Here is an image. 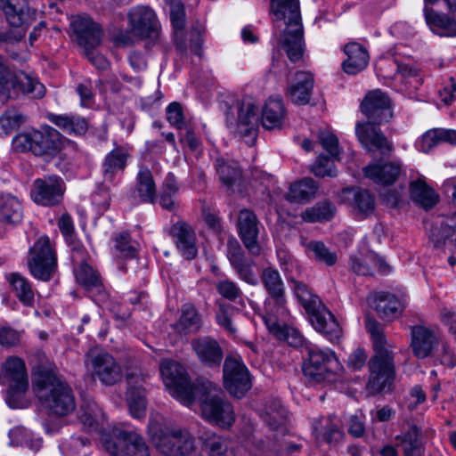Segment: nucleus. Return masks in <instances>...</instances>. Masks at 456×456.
Listing matches in <instances>:
<instances>
[{
	"label": "nucleus",
	"mask_w": 456,
	"mask_h": 456,
	"mask_svg": "<svg viewBox=\"0 0 456 456\" xmlns=\"http://www.w3.org/2000/svg\"><path fill=\"white\" fill-rule=\"evenodd\" d=\"M411 336L413 354L420 359L432 355L441 343V338L435 330L421 325L412 327Z\"/></svg>",
	"instance_id": "b1692460"
},
{
	"label": "nucleus",
	"mask_w": 456,
	"mask_h": 456,
	"mask_svg": "<svg viewBox=\"0 0 456 456\" xmlns=\"http://www.w3.org/2000/svg\"><path fill=\"white\" fill-rule=\"evenodd\" d=\"M314 88V76L310 72L298 71L288 87V95L292 102L305 105L309 102Z\"/></svg>",
	"instance_id": "2f4dec72"
},
{
	"label": "nucleus",
	"mask_w": 456,
	"mask_h": 456,
	"mask_svg": "<svg viewBox=\"0 0 456 456\" xmlns=\"http://www.w3.org/2000/svg\"><path fill=\"white\" fill-rule=\"evenodd\" d=\"M271 12L275 27L284 21L281 44L289 59L296 62L303 55V28L299 12L298 0H271Z\"/></svg>",
	"instance_id": "7ed1b4c3"
},
{
	"label": "nucleus",
	"mask_w": 456,
	"mask_h": 456,
	"mask_svg": "<svg viewBox=\"0 0 456 456\" xmlns=\"http://www.w3.org/2000/svg\"><path fill=\"white\" fill-rule=\"evenodd\" d=\"M65 190V183L61 177L47 175L34 181L30 196L38 205L53 207L61 202Z\"/></svg>",
	"instance_id": "6ab92c4d"
},
{
	"label": "nucleus",
	"mask_w": 456,
	"mask_h": 456,
	"mask_svg": "<svg viewBox=\"0 0 456 456\" xmlns=\"http://www.w3.org/2000/svg\"><path fill=\"white\" fill-rule=\"evenodd\" d=\"M170 233L180 254L185 259H194L198 248L193 229L184 222H177L172 225Z\"/></svg>",
	"instance_id": "a878e982"
},
{
	"label": "nucleus",
	"mask_w": 456,
	"mask_h": 456,
	"mask_svg": "<svg viewBox=\"0 0 456 456\" xmlns=\"http://www.w3.org/2000/svg\"><path fill=\"white\" fill-rule=\"evenodd\" d=\"M168 5L175 45L181 52H185L187 50V43L183 33L185 26L183 4L180 0H168Z\"/></svg>",
	"instance_id": "72a5a7b5"
},
{
	"label": "nucleus",
	"mask_w": 456,
	"mask_h": 456,
	"mask_svg": "<svg viewBox=\"0 0 456 456\" xmlns=\"http://www.w3.org/2000/svg\"><path fill=\"white\" fill-rule=\"evenodd\" d=\"M159 370L170 395L183 405L191 407L195 403L197 381L191 383L185 368L171 359L162 360Z\"/></svg>",
	"instance_id": "f8f14e48"
},
{
	"label": "nucleus",
	"mask_w": 456,
	"mask_h": 456,
	"mask_svg": "<svg viewBox=\"0 0 456 456\" xmlns=\"http://www.w3.org/2000/svg\"><path fill=\"white\" fill-rule=\"evenodd\" d=\"M227 256L238 277L246 283L256 286L258 279L253 270L255 262L244 256L243 251L235 240L227 244Z\"/></svg>",
	"instance_id": "5701e85b"
},
{
	"label": "nucleus",
	"mask_w": 456,
	"mask_h": 456,
	"mask_svg": "<svg viewBox=\"0 0 456 456\" xmlns=\"http://www.w3.org/2000/svg\"><path fill=\"white\" fill-rule=\"evenodd\" d=\"M347 58L343 62V69L348 74H356L366 68L369 61L367 50L358 43H349L345 46Z\"/></svg>",
	"instance_id": "58836bf2"
},
{
	"label": "nucleus",
	"mask_w": 456,
	"mask_h": 456,
	"mask_svg": "<svg viewBox=\"0 0 456 456\" xmlns=\"http://www.w3.org/2000/svg\"><path fill=\"white\" fill-rule=\"evenodd\" d=\"M239 234L245 247L253 254L260 253L257 244L258 226L256 215L248 209L240 210L238 216Z\"/></svg>",
	"instance_id": "bb28decb"
},
{
	"label": "nucleus",
	"mask_w": 456,
	"mask_h": 456,
	"mask_svg": "<svg viewBox=\"0 0 456 456\" xmlns=\"http://www.w3.org/2000/svg\"><path fill=\"white\" fill-rule=\"evenodd\" d=\"M142 382L143 379L142 377L134 374L127 377L126 400L130 414L135 419H141L146 414L147 403Z\"/></svg>",
	"instance_id": "c756f323"
},
{
	"label": "nucleus",
	"mask_w": 456,
	"mask_h": 456,
	"mask_svg": "<svg viewBox=\"0 0 456 456\" xmlns=\"http://www.w3.org/2000/svg\"><path fill=\"white\" fill-rule=\"evenodd\" d=\"M396 446H400L404 456H421L423 442L421 430L416 426H410L407 430L395 437Z\"/></svg>",
	"instance_id": "e433bc0d"
},
{
	"label": "nucleus",
	"mask_w": 456,
	"mask_h": 456,
	"mask_svg": "<svg viewBox=\"0 0 456 456\" xmlns=\"http://www.w3.org/2000/svg\"><path fill=\"white\" fill-rule=\"evenodd\" d=\"M102 444L114 456H150L145 439L135 430L114 426L110 434H102Z\"/></svg>",
	"instance_id": "ddd939ff"
},
{
	"label": "nucleus",
	"mask_w": 456,
	"mask_h": 456,
	"mask_svg": "<svg viewBox=\"0 0 456 456\" xmlns=\"http://www.w3.org/2000/svg\"><path fill=\"white\" fill-rule=\"evenodd\" d=\"M202 451L208 456H226L227 440L215 433L207 432L201 436Z\"/></svg>",
	"instance_id": "5fc2aeb1"
},
{
	"label": "nucleus",
	"mask_w": 456,
	"mask_h": 456,
	"mask_svg": "<svg viewBox=\"0 0 456 456\" xmlns=\"http://www.w3.org/2000/svg\"><path fill=\"white\" fill-rule=\"evenodd\" d=\"M312 172L319 177H334L337 175L334 161L330 158L320 155L312 167Z\"/></svg>",
	"instance_id": "680f3d73"
},
{
	"label": "nucleus",
	"mask_w": 456,
	"mask_h": 456,
	"mask_svg": "<svg viewBox=\"0 0 456 456\" xmlns=\"http://www.w3.org/2000/svg\"><path fill=\"white\" fill-rule=\"evenodd\" d=\"M216 288L223 297L230 301H235L241 296V290L238 284L228 279L219 281Z\"/></svg>",
	"instance_id": "e2e57ef3"
},
{
	"label": "nucleus",
	"mask_w": 456,
	"mask_h": 456,
	"mask_svg": "<svg viewBox=\"0 0 456 456\" xmlns=\"http://www.w3.org/2000/svg\"><path fill=\"white\" fill-rule=\"evenodd\" d=\"M313 433L318 442L337 445L345 435L340 428L339 420L333 416L320 417L313 422Z\"/></svg>",
	"instance_id": "c85d7f7f"
},
{
	"label": "nucleus",
	"mask_w": 456,
	"mask_h": 456,
	"mask_svg": "<svg viewBox=\"0 0 456 456\" xmlns=\"http://www.w3.org/2000/svg\"><path fill=\"white\" fill-rule=\"evenodd\" d=\"M191 346L199 360L205 365H219L223 359V351L219 344L209 337L193 339Z\"/></svg>",
	"instance_id": "7c9ffc66"
},
{
	"label": "nucleus",
	"mask_w": 456,
	"mask_h": 456,
	"mask_svg": "<svg viewBox=\"0 0 456 456\" xmlns=\"http://www.w3.org/2000/svg\"><path fill=\"white\" fill-rule=\"evenodd\" d=\"M50 120L63 132L69 134H83L87 130V121L79 116L52 115Z\"/></svg>",
	"instance_id": "8fccbe9b"
},
{
	"label": "nucleus",
	"mask_w": 456,
	"mask_h": 456,
	"mask_svg": "<svg viewBox=\"0 0 456 456\" xmlns=\"http://www.w3.org/2000/svg\"><path fill=\"white\" fill-rule=\"evenodd\" d=\"M425 19L430 29L441 37H456V20L433 9H424Z\"/></svg>",
	"instance_id": "4c0bfd02"
},
{
	"label": "nucleus",
	"mask_w": 456,
	"mask_h": 456,
	"mask_svg": "<svg viewBox=\"0 0 456 456\" xmlns=\"http://www.w3.org/2000/svg\"><path fill=\"white\" fill-rule=\"evenodd\" d=\"M33 389L43 405L55 415L66 416L76 408L71 388L50 370L35 376Z\"/></svg>",
	"instance_id": "20e7f679"
},
{
	"label": "nucleus",
	"mask_w": 456,
	"mask_h": 456,
	"mask_svg": "<svg viewBox=\"0 0 456 456\" xmlns=\"http://www.w3.org/2000/svg\"><path fill=\"white\" fill-rule=\"evenodd\" d=\"M261 281L268 295L265 300V314L263 321L272 334L283 337L287 331L279 318H285L289 310L286 307L285 287L281 276L278 270L266 267L262 271Z\"/></svg>",
	"instance_id": "39448f33"
},
{
	"label": "nucleus",
	"mask_w": 456,
	"mask_h": 456,
	"mask_svg": "<svg viewBox=\"0 0 456 456\" xmlns=\"http://www.w3.org/2000/svg\"><path fill=\"white\" fill-rule=\"evenodd\" d=\"M318 138L322 147L330 153L334 159H339V148L338 140L336 135L328 131H320Z\"/></svg>",
	"instance_id": "69168bd1"
},
{
	"label": "nucleus",
	"mask_w": 456,
	"mask_h": 456,
	"mask_svg": "<svg viewBox=\"0 0 456 456\" xmlns=\"http://www.w3.org/2000/svg\"><path fill=\"white\" fill-rule=\"evenodd\" d=\"M74 39L77 45L84 51L95 49L100 45L102 37V29L99 24L86 14H78L70 21Z\"/></svg>",
	"instance_id": "aec40b11"
},
{
	"label": "nucleus",
	"mask_w": 456,
	"mask_h": 456,
	"mask_svg": "<svg viewBox=\"0 0 456 456\" xmlns=\"http://www.w3.org/2000/svg\"><path fill=\"white\" fill-rule=\"evenodd\" d=\"M14 149L20 151H31L37 156H53L61 149L60 133L46 126L42 130H27L12 139Z\"/></svg>",
	"instance_id": "9b49d317"
},
{
	"label": "nucleus",
	"mask_w": 456,
	"mask_h": 456,
	"mask_svg": "<svg viewBox=\"0 0 456 456\" xmlns=\"http://www.w3.org/2000/svg\"><path fill=\"white\" fill-rule=\"evenodd\" d=\"M166 114L167 119L172 126L177 129H183L185 127L183 108L179 102H174L170 103L167 107Z\"/></svg>",
	"instance_id": "0e129e2a"
},
{
	"label": "nucleus",
	"mask_w": 456,
	"mask_h": 456,
	"mask_svg": "<svg viewBox=\"0 0 456 456\" xmlns=\"http://www.w3.org/2000/svg\"><path fill=\"white\" fill-rule=\"evenodd\" d=\"M292 290L299 304L305 309L313 327L324 334L330 341L341 337L342 330L330 311L322 304L319 297L314 294L302 281L292 279Z\"/></svg>",
	"instance_id": "0eeeda50"
},
{
	"label": "nucleus",
	"mask_w": 456,
	"mask_h": 456,
	"mask_svg": "<svg viewBox=\"0 0 456 456\" xmlns=\"http://www.w3.org/2000/svg\"><path fill=\"white\" fill-rule=\"evenodd\" d=\"M216 168L220 181L227 188H232L240 183L241 179V170L236 161L217 159L216 162Z\"/></svg>",
	"instance_id": "49530a36"
},
{
	"label": "nucleus",
	"mask_w": 456,
	"mask_h": 456,
	"mask_svg": "<svg viewBox=\"0 0 456 456\" xmlns=\"http://www.w3.org/2000/svg\"><path fill=\"white\" fill-rule=\"evenodd\" d=\"M22 216V205L17 197L10 194L0 197V222L17 224Z\"/></svg>",
	"instance_id": "a18cd8bd"
},
{
	"label": "nucleus",
	"mask_w": 456,
	"mask_h": 456,
	"mask_svg": "<svg viewBox=\"0 0 456 456\" xmlns=\"http://www.w3.org/2000/svg\"><path fill=\"white\" fill-rule=\"evenodd\" d=\"M317 190L318 184L314 179L304 178L290 185L287 199L295 202L307 201L315 196Z\"/></svg>",
	"instance_id": "09e8293b"
},
{
	"label": "nucleus",
	"mask_w": 456,
	"mask_h": 456,
	"mask_svg": "<svg viewBox=\"0 0 456 456\" xmlns=\"http://www.w3.org/2000/svg\"><path fill=\"white\" fill-rule=\"evenodd\" d=\"M116 256L119 258L132 259L137 256L139 244L126 232L118 233L114 239Z\"/></svg>",
	"instance_id": "4d7b16f0"
},
{
	"label": "nucleus",
	"mask_w": 456,
	"mask_h": 456,
	"mask_svg": "<svg viewBox=\"0 0 456 456\" xmlns=\"http://www.w3.org/2000/svg\"><path fill=\"white\" fill-rule=\"evenodd\" d=\"M201 327V318L196 308L190 304L183 305L179 320L175 323V330L181 336L197 332Z\"/></svg>",
	"instance_id": "a19ab883"
},
{
	"label": "nucleus",
	"mask_w": 456,
	"mask_h": 456,
	"mask_svg": "<svg viewBox=\"0 0 456 456\" xmlns=\"http://www.w3.org/2000/svg\"><path fill=\"white\" fill-rule=\"evenodd\" d=\"M26 117L16 110H8L0 117V136H5L18 129Z\"/></svg>",
	"instance_id": "13d9d810"
},
{
	"label": "nucleus",
	"mask_w": 456,
	"mask_h": 456,
	"mask_svg": "<svg viewBox=\"0 0 456 456\" xmlns=\"http://www.w3.org/2000/svg\"><path fill=\"white\" fill-rule=\"evenodd\" d=\"M375 308L384 319L392 320L401 314L405 307V301L397 298L387 292H379L374 295Z\"/></svg>",
	"instance_id": "f704fd0d"
},
{
	"label": "nucleus",
	"mask_w": 456,
	"mask_h": 456,
	"mask_svg": "<svg viewBox=\"0 0 456 456\" xmlns=\"http://www.w3.org/2000/svg\"><path fill=\"white\" fill-rule=\"evenodd\" d=\"M402 172L399 162L374 163L363 169L366 177L380 184H391L395 183Z\"/></svg>",
	"instance_id": "473e14b6"
},
{
	"label": "nucleus",
	"mask_w": 456,
	"mask_h": 456,
	"mask_svg": "<svg viewBox=\"0 0 456 456\" xmlns=\"http://www.w3.org/2000/svg\"><path fill=\"white\" fill-rule=\"evenodd\" d=\"M135 191L142 202L153 203L156 200V183L151 170L145 166H141L139 168Z\"/></svg>",
	"instance_id": "c03bdc74"
},
{
	"label": "nucleus",
	"mask_w": 456,
	"mask_h": 456,
	"mask_svg": "<svg viewBox=\"0 0 456 456\" xmlns=\"http://www.w3.org/2000/svg\"><path fill=\"white\" fill-rule=\"evenodd\" d=\"M195 401L200 403L202 418L208 423L221 428H230L235 421L232 405L222 390L207 379H198L194 388Z\"/></svg>",
	"instance_id": "423d86ee"
},
{
	"label": "nucleus",
	"mask_w": 456,
	"mask_h": 456,
	"mask_svg": "<svg viewBox=\"0 0 456 456\" xmlns=\"http://www.w3.org/2000/svg\"><path fill=\"white\" fill-rule=\"evenodd\" d=\"M0 8L4 12L9 24L17 28H27L33 20L29 9L26 12L17 8L11 0H0Z\"/></svg>",
	"instance_id": "de8ad7c7"
},
{
	"label": "nucleus",
	"mask_w": 456,
	"mask_h": 456,
	"mask_svg": "<svg viewBox=\"0 0 456 456\" xmlns=\"http://www.w3.org/2000/svg\"><path fill=\"white\" fill-rule=\"evenodd\" d=\"M86 366L92 377L104 386H113L123 379L121 364L106 351H90Z\"/></svg>",
	"instance_id": "f3484780"
},
{
	"label": "nucleus",
	"mask_w": 456,
	"mask_h": 456,
	"mask_svg": "<svg viewBox=\"0 0 456 456\" xmlns=\"http://www.w3.org/2000/svg\"><path fill=\"white\" fill-rule=\"evenodd\" d=\"M285 108L280 97H270L262 110V125L272 130L281 127L285 118Z\"/></svg>",
	"instance_id": "c9c22d12"
},
{
	"label": "nucleus",
	"mask_w": 456,
	"mask_h": 456,
	"mask_svg": "<svg viewBox=\"0 0 456 456\" xmlns=\"http://www.w3.org/2000/svg\"><path fill=\"white\" fill-rule=\"evenodd\" d=\"M129 157V149L122 145L116 146L105 156L102 165L104 183H114L115 177L125 170Z\"/></svg>",
	"instance_id": "cd10ccee"
},
{
	"label": "nucleus",
	"mask_w": 456,
	"mask_h": 456,
	"mask_svg": "<svg viewBox=\"0 0 456 456\" xmlns=\"http://www.w3.org/2000/svg\"><path fill=\"white\" fill-rule=\"evenodd\" d=\"M72 260L78 266L75 269V277L81 286L90 290L101 286L98 273L86 262L88 254L83 246L77 244L72 248Z\"/></svg>",
	"instance_id": "393cba45"
},
{
	"label": "nucleus",
	"mask_w": 456,
	"mask_h": 456,
	"mask_svg": "<svg viewBox=\"0 0 456 456\" xmlns=\"http://www.w3.org/2000/svg\"><path fill=\"white\" fill-rule=\"evenodd\" d=\"M7 280L19 300L25 305H32L35 295L30 282L16 273H10Z\"/></svg>",
	"instance_id": "603ef678"
},
{
	"label": "nucleus",
	"mask_w": 456,
	"mask_h": 456,
	"mask_svg": "<svg viewBox=\"0 0 456 456\" xmlns=\"http://www.w3.org/2000/svg\"><path fill=\"white\" fill-rule=\"evenodd\" d=\"M288 417V412L279 399L269 401L263 414V418L272 429H278L282 427Z\"/></svg>",
	"instance_id": "864d4df0"
},
{
	"label": "nucleus",
	"mask_w": 456,
	"mask_h": 456,
	"mask_svg": "<svg viewBox=\"0 0 456 456\" xmlns=\"http://www.w3.org/2000/svg\"><path fill=\"white\" fill-rule=\"evenodd\" d=\"M354 205L361 214L367 216L374 211V198L364 190L354 191Z\"/></svg>",
	"instance_id": "bf43d9fd"
},
{
	"label": "nucleus",
	"mask_w": 456,
	"mask_h": 456,
	"mask_svg": "<svg viewBox=\"0 0 456 456\" xmlns=\"http://www.w3.org/2000/svg\"><path fill=\"white\" fill-rule=\"evenodd\" d=\"M377 126L372 122L357 123L356 136L368 151H379L382 155H388L393 150L392 143Z\"/></svg>",
	"instance_id": "4be33fe9"
},
{
	"label": "nucleus",
	"mask_w": 456,
	"mask_h": 456,
	"mask_svg": "<svg viewBox=\"0 0 456 456\" xmlns=\"http://www.w3.org/2000/svg\"><path fill=\"white\" fill-rule=\"evenodd\" d=\"M366 329L370 335L374 355L369 362L368 389L375 394L389 387L395 378L393 346L387 339L384 327L377 321L367 318Z\"/></svg>",
	"instance_id": "f257e3e1"
},
{
	"label": "nucleus",
	"mask_w": 456,
	"mask_h": 456,
	"mask_svg": "<svg viewBox=\"0 0 456 456\" xmlns=\"http://www.w3.org/2000/svg\"><path fill=\"white\" fill-rule=\"evenodd\" d=\"M20 93L42 98L45 88L36 77L23 72L13 74L0 59V102L16 97Z\"/></svg>",
	"instance_id": "4468645a"
},
{
	"label": "nucleus",
	"mask_w": 456,
	"mask_h": 456,
	"mask_svg": "<svg viewBox=\"0 0 456 456\" xmlns=\"http://www.w3.org/2000/svg\"><path fill=\"white\" fill-rule=\"evenodd\" d=\"M0 383L8 386L5 401L11 408L26 406L24 395L28 387L24 362L16 356L7 358L0 369Z\"/></svg>",
	"instance_id": "9d476101"
},
{
	"label": "nucleus",
	"mask_w": 456,
	"mask_h": 456,
	"mask_svg": "<svg viewBox=\"0 0 456 456\" xmlns=\"http://www.w3.org/2000/svg\"><path fill=\"white\" fill-rule=\"evenodd\" d=\"M361 110L367 117V122L377 125L387 123L392 118L390 99L380 90L369 92L362 102Z\"/></svg>",
	"instance_id": "412c9836"
},
{
	"label": "nucleus",
	"mask_w": 456,
	"mask_h": 456,
	"mask_svg": "<svg viewBox=\"0 0 456 456\" xmlns=\"http://www.w3.org/2000/svg\"><path fill=\"white\" fill-rule=\"evenodd\" d=\"M224 385L226 390L238 398L251 388L249 371L240 356L228 355L224 363Z\"/></svg>",
	"instance_id": "a211bd4d"
},
{
	"label": "nucleus",
	"mask_w": 456,
	"mask_h": 456,
	"mask_svg": "<svg viewBox=\"0 0 456 456\" xmlns=\"http://www.w3.org/2000/svg\"><path fill=\"white\" fill-rule=\"evenodd\" d=\"M438 128L431 129L426 132L417 142V147L423 152H428L432 148L441 142Z\"/></svg>",
	"instance_id": "774afa93"
},
{
	"label": "nucleus",
	"mask_w": 456,
	"mask_h": 456,
	"mask_svg": "<svg viewBox=\"0 0 456 456\" xmlns=\"http://www.w3.org/2000/svg\"><path fill=\"white\" fill-rule=\"evenodd\" d=\"M79 419L85 427L90 429H97L99 428L101 436L102 434H107L104 427L106 422L105 414L96 403L89 402L83 404L81 406Z\"/></svg>",
	"instance_id": "79ce46f5"
},
{
	"label": "nucleus",
	"mask_w": 456,
	"mask_h": 456,
	"mask_svg": "<svg viewBox=\"0 0 456 456\" xmlns=\"http://www.w3.org/2000/svg\"><path fill=\"white\" fill-rule=\"evenodd\" d=\"M410 193L412 200L425 209L433 208L438 201V196L423 178H419L410 183Z\"/></svg>",
	"instance_id": "37998d69"
},
{
	"label": "nucleus",
	"mask_w": 456,
	"mask_h": 456,
	"mask_svg": "<svg viewBox=\"0 0 456 456\" xmlns=\"http://www.w3.org/2000/svg\"><path fill=\"white\" fill-rule=\"evenodd\" d=\"M374 266L383 273L389 271V266L385 260L373 252H369L364 256H351V268L359 275L371 274Z\"/></svg>",
	"instance_id": "ea45409f"
},
{
	"label": "nucleus",
	"mask_w": 456,
	"mask_h": 456,
	"mask_svg": "<svg viewBox=\"0 0 456 456\" xmlns=\"http://www.w3.org/2000/svg\"><path fill=\"white\" fill-rule=\"evenodd\" d=\"M302 369L309 380L328 385L343 380L344 368L331 349L306 345Z\"/></svg>",
	"instance_id": "6e6552de"
},
{
	"label": "nucleus",
	"mask_w": 456,
	"mask_h": 456,
	"mask_svg": "<svg viewBox=\"0 0 456 456\" xmlns=\"http://www.w3.org/2000/svg\"><path fill=\"white\" fill-rule=\"evenodd\" d=\"M129 28L140 40L145 42L148 50L163 48L160 24L152 9L146 6H135L128 12Z\"/></svg>",
	"instance_id": "2eb2a0df"
},
{
	"label": "nucleus",
	"mask_w": 456,
	"mask_h": 456,
	"mask_svg": "<svg viewBox=\"0 0 456 456\" xmlns=\"http://www.w3.org/2000/svg\"><path fill=\"white\" fill-rule=\"evenodd\" d=\"M336 213V207L330 201L324 200L306 208L300 215L307 223L326 222L330 220Z\"/></svg>",
	"instance_id": "3c124183"
},
{
	"label": "nucleus",
	"mask_w": 456,
	"mask_h": 456,
	"mask_svg": "<svg viewBox=\"0 0 456 456\" xmlns=\"http://www.w3.org/2000/svg\"><path fill=\"white\" fill-rule=\"evenodd\" d=\"M301 243L305 247L308 254H313L314 259L331 266L336 264L338 256L336 252L330 251L322 241H306L301 239Z\"/></svg>",
	"instance_id": "6e6d98bb"
},
{
	"label": "nucleus",
	"mask_w": 456,
	"mask_h": 456,
	"mask_svg": "<svg viewBox=\"0 0 456 456\" xmlns=\"http://www.w3.org/2000/svg\"><path fill=\"white\" fill-rule=\"evenodd\" d=\"M226 126L236 137L253 144L258 124V105L251 96L237 99L226 112Z\"/></svg>",
	"instance_id": "1a4fd4ad"
},
{
	"label": "nucleus",
	"mask_w": 456,
	"mask_h": 456,
	"mask_svg": "<svg viewBox=\"0 0 456 456\" xmlns=\"http://www.w3.org/2000/svg\"><path fill=\"white\" fill-rule=\"evenodd\" d=\"M440 348H436L434 353L435 360L439 362L440 364L448 367L453 368L456 366V354L452 352V350L448 346L445 342L441 341Z\"/></svg>",
	"instance_id": "338daca9"
},
{
	"label": "nucleus",
	"mask_w": 456,
	"mask_h": 456,
	"mask_svg": "<svg viewBox=\"0 0 456 456\" xmlns=\"http://www.w3.org/2000/svg\"><path fill=\"white\" fill-rule=\"evenodd\" d=\"M147 435L152 446L166 456H188L195 449L189 429L167 424L159 416L150 418Z\"/></svg>",
	"instance_id": "f03ea898"
},
{
	"label": "nucleus",
	"mask_w": 456,
	"mask_h": 456,
	"mask_svg": "<svg viewBox=\"0 0 456 456\" xmlns=\"http://www.w3.org/2000/svg\"><path fill=\"white\" fill-rule=\"evenodd\" d=\"M28 266L31 275L42 281H48L57 269V256L53 243L49 237L38 238L30 248Z\"/></svg>",
	"instance_id": "dca6fc26"
},
{
	"label": "nucleus",
	"mask_w": 456,
	"mask_h": 456,
	"mask_svg": "<svg viewBox=\"0 0 456 456\" xmlns=\"http://www.w3.org/2000/svg\"><path fill=\"white\" fill-rule=\"evenodd\" d=\"M11 436L16 444L26 446L32 451H38L42 445V441L38 437H33L27 430L22 428H14L11 431Z\"/></svg>",
	"instance_id": "052dcab7"
}]
</instances>
